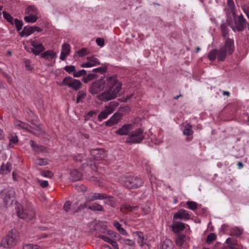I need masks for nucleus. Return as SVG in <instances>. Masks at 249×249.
<instances>
[{
  "label": "nucleus",
  "instance_id": "obj_51",
  "mask_svg": "<svg viewBox=\"0 0 249 249\" xmlns=\"http://www.w3.org/2000/svg\"><path fill=\"white\" fill-rule=\"evenodd\" d=\"M18 141V138L16 134L12 135L10 138L9 145H11L12 143H17Z\"/></svg>",
  "mask_w": 249,
  "mask_h": 249
},
{
  "label": "nucleus",
  "instance_id": "obj_30",
  "mask_svg": "<svg viewBox=\"0 0 249 249\" xmlns=\"http://www.w3.org/2000/svg\"><path fill=\"white\" fill-rule=\"evenodd\" d=\"M25 13L28 15H35L38 14V10L35 5H30L25 10Z\"/></svg>",
  "mask_w": 249,
  "mask_h": 249
},
{
  "label": "nucleus",
  "instance_id": "obj_21",
  "mask_svg": "<svg viewBox=\"0 0 249 249\" xmlns=\"http://www.w3.org/2000/svg\"><path fill=\"white\" fill-rule=\"evenodd\" d=\"M107 197V194L105 193H95L89 195L88 198L86 199L89 201H93L96 200H101Z\"/></svg>",
  "mask_w": 249,
  "mask_h": 249
},
{
  "label": "nucleus",
  "instance_id": "obj_1",
  "mask_svg": "<svg viewBox=\"0 0 249 249\" xmlns=\"http://www.w3.org/2000/svg\"><path fill=\"white\" fill-rule=\"evenodd\" d=\"M106 85L107 90L98 95V99L104 101H108L116 98L122 89V85L117 76L113 75L107 78Z\"/></svg>",
  "mask_w": 249,
  "mask_h": 249
},
{
  "label": "nucleus",
  "instance_id": "obj_8",
  "mask_svg": "<svg viewBox=\"0 0 249 249\" xmlns=\"http://www.w3.org/2000/svg\"><path fill=\"white\" fill-rule=\"evenodd\" d=\"M18 216L20 218L31 220L35 216V212L32 209H23L21 205L18 206L17 210Z\"/></svg>",
  "mask_w": 249,
  "mask_h": 249
},
{
  "label": "nucleus",
  "instance_id": "obj_41",
  "mask_svg": "<svg viewBox=\"0 0 249 249\" xmlns=\"http://www.w3.org/2000/svg\"><path fill=\"white\" fill-rule=\"evenodd\" d=\"M186 204L188 206V208L190 210L195 211L197 209V204L196 202L188 201Z\"/></svg>",
  "mask_w": 249,
  "mask_h": 249
},
{
  "label": "nucleus",
  "instance_id": "obj_48",
  "mask_svg": "<svg viewBox=\"0 0 249 249\" xmlns=\"http://www.w3.org/2000/svg\"><path fill=\"white\" fill-rule=\"evenodd\" d=\"M107 70V69L106 67H101L93 69L92 71L104 74L106 72Z\"/></svg>",
  "mask_w": 249,
  "mask_h": 249
},
{
  "label": "nucleus",
  "instance_id": "obj_4",
  "mask_svg": "<svg viewBox=\"0 0 249 249\" xmlns=\"http://www.w3.org/2000/svg\"><path fill=\"white\" fill-rule=\"evenodd\" d=\"M122 181L128 189H137L142 186L143 181L141 178L134 176H124L122 178Z\"/></svg>",
  "mask_w": 249,
  "mask_h": 249
},
{
  "label": "nucleus",
  "instance_id": "obj_62",
  "mask_svg": "<svg viewBox=\"0 0 249 249\" xmlns=\"http://www.w3.org/2000/svg\"><path fill=\"white\" fill-rule=\"evenodd\" d=\"M89 206H88L86 203H84V204H81L80 205V206L78 207L76 211H75V212H79L80 210H81L82 209H84V208H88Z\"/></svg>",
  "mask_w": 249,
  "mask_h": 249
},
{
  "label": "nucleus",
  "instance_id": "obj_7",
  "mask_svg": "<svg viewBox=\"0 0 249 249\" xmlns=\"http://www.w3.org/2000/svg\"><path fill=\"white\" fill-rule=\"evenodd\" d=\"M0 195L6 206H9L13 204L15 198L14 192L13 190L4 189L0 192Z\"/></svg>",
  "mask_w": 249,
  "mask_h": 249
},
{
  "label": "nucleus",
  "instance_id": "obj_61",
  "mask_svg": "<svg viewBox=\"0 0 249 249\" xmlns=\"http://www.w3.org/2000/svg\"><path fill=\"white\" fill-rule=\"evenodd\" d=\"M98 113V110H90L88 113L87 116L89 117H93L95 116Z\"/></svg>",
  "mask_w": 249,
  "mask_h": 249
},
{
  "label": "nucleus",
  "instance_id": "obj_58",
  "mask_svg": "<svg viewBox=\"0 0 249 249\" xmlns=\"http://www.w3.org/2000/svg\"><path fill=\"white\" fill-rule=\"evenodd\" d=\"M96 236L102 239L103 240H104V241H105V242H107V243H108L109 242H110L111 241V239L109 238L108 237H107L106 236H105V235L101 234L96 235Z\"/></svg>",
  "mask_w": 249,
  "mask_h": 249
},
{
  "label": "nucleus",
  "instance_id": "obj_2",
  "mask_svg": "<svg viewBox=\"0 0 249 249\" xmlns=\"http://www.w3.org/2000/svg\"><path fill=\"white\" fill-rule=\"evenodd\" d=\"M233 21L231 17L227 16L226 22L234 32L244 31L247 27V22L242 14L238 15L236 12L232 14Z\"/></svg>",
  "mask_w": 249,
  "mask_h": 249
},
{
  "label": "nucleus",
  "instance_id": "obj_32",
  "mask_svg": "<svg viewBox=\"0 0 249 249\" xmlns=\"http://www.w3.org/2000/svg\"><path fill=\"white\" fill-rule=\"evenodd\" d=\"M88 208L89 210L93 211H103L104 208L103 207L97 203H94L91 205H89L88 207Z\"/></svg>",
  "mask_w": 249,
  "mask_h": 249
},
{
  "label": "nucleus",
  "instance_id": "obj_35",
  "mask_svg": "<svg viewBox=\"0 0 249 249\" xmlns=\"http://www.w3.org/2000/svg\"><path fill=\"white\" fill-rule=\"evenodd\" d=\"M173 244L171 240L169 239H165L162 244L161 249H172Z\"/></svg>",
  "mask_w": 249,
  "mask_h": 249
},
{
  "label": "nucleus",
  "instance_id": "obj_20",
  "mask_svg": "<svg viewBox=\"0 0 249 249\" xmlns=\"http://www.w3.org/2000/svg\"><path fill=\"white\" fill-rule=\"evenodd\" d=\"M71 51V46L68 43H64L62 46V51L60 59L62 60H65L67 56L70 54Z\"/></svg>",
  "mask_w": 249,
  "mask_h": 249
},
{
  "label": "nucleus",
  "instance_id": "obj_3",
  "mask_svg": "<svg viewBox=\"0 0 249 249\" xmlns=\"http://www.w3.org/2000/svg\"><path fill=\"white\" fill-rule=\"evenodd\" d=\"M144 130L142 128H138L129 133L126 138L125 143L129 145L140 143L144 140Z\"/></svg>",
  "mask_w": 249,
  "mask_h": 249
},
{
  "label": "nucleus",
  "instance_id": "obj_36",
  "mask_svg": "<svg viewBox=\"0 0 249 249\" xmlns=\"http://www.w3.org/2000/svg\"><path fill=\"white\" fill-rule=\"evenodd\" d=\"M86 95L87 94L84 90H79L77 92L76 103L78 104L80 102H83V100L86 98Z\"/></svg>",
  "mask_w": 249,
  "mask_h": 249
},
{
  "label": "nucleus",
  "instance_id": "obj_18",
  "mask_svg": "<svg viewBox=\"0 0 249 249\" xmlns=\"http://www.w3.org/2000/svg\"><path fill=\"white\" fill-rule=\"evenodd\" d=\"M226 39L225 45L222 48L227 52L228 53L231 54L234 51V40L229 38Z\"/></svg>",
  "mask_w": 249,
  "mask_h": 249
},
{
  "label": "nucleus",
  "instance_id": "obj_22",
  "mask_svg": "<svg viewBox=\"0 0 249 249\" xmlns=\"http://www.w3.org/2000/svg\"><path fill=\"white\" fill-rule=\"evenodd\" d=\"M110 235L116 237V239H118V240H121L122 241V242L125 245L131 246H134L135 245L134 241L131 240L129 239H122L120 235L117 234L116 232L112 231L111 233H110Z\"/></svg>",
  "mask_w": 249,
  "mask_h": 249
},
{
  "label": "nucleus",
  "instance_id": "obj_27",
  "mask_svg": "<svg viewBox=\"0 0 249 249\" xmlns=\"http://www.w3.org/2000/svg\"><path fill=\"white\" fill-rule=\"evenodd\" d=\"M34 33L33 26H25L23 30L20 33L21 36H28Z\"/></svg>",
  "mask_w": 249,
  "mask_h": 249
},
{
  "label": "nucleus",
  "instance_id": "obj_54",
  "mask_svg": "<svg viewBox=\"0 0 249 249\" xmlns=\"http://www.w3.org/2000/svg\"><path fill=\"white\" fill-rule=\"evenodd\" d=\"M38 161V162L36 163L39 166L46 165L48 164V161L46 159H39Z\"/></svg>",
  "mask_w": 249,
  "mask_h": 249
},
{
  "label": "nucleus",
  "instance_id": "obj_64",
  "mask_svg": "<svg viewBox=\"0 0 249 249\" xmlns=\"http://www.w3.org/2000/svg\"><path fill=\"white\" fill-rule=\"evenodd\" d=\"M88 76V78H89L90 80L98 78V75L95 73H89Z\"/></svg>",
  "mask_w": 249,
  "mask_h": 249
},
{
  "label": "nucleus",
  "instance_id": "obj_25",
  "mask_svg": "<svg viewBox=\"0 0 249 249\" xmlns=\"http://www.w3.org/2000/svg\"><path fill=\"white\" fill-rule=\"evenodd\" d=\"M82 174L77 169H73L71 172V179L72 181H76L81 179Z\"/></svg>",
  "mask_w": 249,
  "mask_h": 249
},
{
  "label": "nucleus",
  "instance_id": "obj_28",
  "mask_svg": "<svg viewBox=\"0 0 249 249\" xmlns=\"http://www.w3.org/2000/svg\"><path fill=\"white\" fill-rule=\"evenodd\" d=\"M105 199V204H107L112 208H115L116 207V202L113 196L107 194V197Z\"/></svg>",
  "mask_w": 249,
  "mask_h": 249
},
{
  "label": "nucleus",
  "instance_id": "obj_33",
  "mask_svg": "<svg viewBox=\"0 0 249 249\" xmlns=\"http://www.w3.org/2000/svg\"><path fill=\"white\" fill-rule=\"evenodd\" d=\"M113 226L117 229L118 231L122 235H125L127 234L126 231L122 227V225L117 221L113 222Z\"/></svg>",
  "mask_w": 249,
  "mask_h": 249
},
{
  "label": "nucleus",
  "instance_id": "obj_24",
  "mask_svg": "<svg viewBox=\"0 0 249 249\" xmlns=\"http://www.w3.org/2000/svg\"><path fill=\"white\" fill-rule=\"evenodd\" d=\"M41 57L46 60L53 59L56 57V54L53 50H48L42 53Z\"/></svg>",
  "mask_w": 249,
  "mask_h": 249
},
{
  "label": "nucleus",
  "instance_id": "obj_43",
  "mask_svg": "<svg viewBox=\"0 0 249 249\" xmlns=\"http://www.w3.org/2000/svg\"><path fill=\"white\" fill-rule=\"evenodd\" d=\"M136 234L139 238L138 239V243L140 244L141 246H142L144 244V236L143 233L141 231H136Z\"/></svg>",
  "mask_w": 249,
  "mask_h": 249
},
{
  "label": "nucleus",
  "instance_id": "obj_15",
  "mask_svg": "<svg viewBox=\"0 0 249 249\" xmlns=\"http://www.w3.org/2000/svg\"><path fill=\"white\" fill-rule=\"evenodd\" d=\"M122 114L119 112H116L106 122V125L111 126L115 124H117L119 121L121 119Z\"/></svg>",
  "mask_w": 249,
  "mask_h": 249
},
{
  "label": "nucleus",
  "instance_id": "obj_60",
  "mask_svg": "<svg viewBox=\"0 0 249 249\" xmlns=\"http://www.w3.org/2000/svg\"><path fill=\"white\" fill-rule=\"evenodd\" d=\"M35 248L37 246L32 244H25L23 246V249H35Z\"/></svg>",
  "mask_w": 249,
  "mask_h": 249
},
{
  "label": "nucleus",
  "instance_id": "obj_6",
  "mask_svg": "<svg viewBox=\"0 0 249 249\" xmlns=\"http://www.w3.org/2000/svg\"><path fill=\"white\" fill-rule=\"evenodd\" d=\"M18 234L16 231H11L2 240V244L5 248H11L18 242Z\"/></svg>",
  "mask_w": 249,
  "mask_h": 249
},
{
  "label": "nucleus",
  "instance_id": "obj_11",
  "mask_svg": "<svg viewBox=\"0 0 249 249\" xmlns=\"http://www.w3.org/2000/svg\"><path fill=\"white\" fill-rule=\"evenodd\" d=\"M90 152L93 159L97 160L103 159L106 156V153L103 149H93Z\"/></svg>",
  "mask_w": 249,
  "mask_h": 249
},
{
  "label": "nucleus",
  "instance_id": "obj_44",
  "mask_svg": "<svg viewBox=\"0 0 249 249\" xmlns=\"http://www.w3.org/2000/svg\"><path fill=\"white\" fill-rule=\"evenodd\" d=\"M20 128L25 129L30 132L33 133V131L32 130V127L26 123L22 122Z\"/></svg>",
  "mask_w": 249,
  "mask_h": 249
},
{
  "label": "nucleus",
  "instance_id": "obj_45",
  "mask_svg": "<svg viewBox=\"0 0 249 249\" xmlns=\"http://www.w3.org/2000/svg\"><path fill=\"white\" fill-rule=\"evenodd\" d=\"M216 238V234L214 233H211L207 236L206 242L207 243H211L212 242L214 241Z\"/></svg>",
  "mask_w": 249,
  "mask_h": 249
},
{
  "label": "nucleus",
  "instance_id": "obj_56",
  "mask_svg": "<svg viewBox=\"0 0 249 249\" xmlns=\"http://www.w3.org/2000/svg\"><path fill=\"white\" fill-rule=\"evenodd\" d=\"M243 232V230L239 229L238 228L234 229L232 232V233L234 235H235L237 236H240Z\"/></svg>",
  "mask_w": 249,
  "mask_h": 249
},
{
  "label": "nucleus",
  "instance_id": "obj_55",
  "mask_svg": "<svg viewBox=\"0 0 249 249\" xmlns=\"http://www.w3.org/2000/svg\"><path fill=\"white\" fill-rule=\"evenodd\" d=\"M71 202L70 201H67L64 204L63 209L65 212H68L71 209Z\"/></svg>",
  "mask_w": 249,
  "mask_h": 249
},
{
  "label": "nucleus",
  "instance_id": "obj_5",
  "mask_svg": "<svg viewBox=\"0 0 249 249\" xmlns=\"http://www.w3.org/2000/svg\"><path fill=\"white\" fill-rule=\"evenodd\" d=\"M57 84L60 87L67 86L76 91L80 89L83 85L79 80L71 76L65 77L61 83H57Z\"/></svg>",
  "mask_w": 249,
  "mask_h": 249
},
{
  "label": "nucleus",
  "instance_id": "obj_47",
  "mask_svg": "<svg viewBox=\"0 0 249 249\" xmlns=\"http://www.w3.org/2000/svg\"><path fill=\"white\" fill-rule=\"evenodd\" d=\"M87 74V71L85 70H81L78 71H75L74 73H73V76L74 77H79L82 75H86Z\"/></svg>",
  "mask_w": 249,
  "mask_h": 249
},
{
  "label": "nucleus",
  "instance_id": "obj_12",
  "mask_svg": "<svg viewBox=\"0 0 249 249\" xmlns=\"http://www.w3.org/2000/svg\"><path fill=\"white\" fill-rule=\"evenodd\" d=\"M174 219H179L181 220H188L190 219V214L186 210L181 209L175 213L173 216Z\"/></svg>",
  "mask_w": 249,
  "mask_h": 249
},
{
  "label": "nucleus",
  "instance_id": "obj_39",
  "mask_svg": "<svg viewBox=\"0 0 249 249\" xmlns=\"http://www.w3.org/2000/svg\"><path fill=\"white\" fill-rule=\"evenodd\" d=\"M2 14L3 18L8 22L13 25V18L12 17V16L8 12L4 11H2Z\"/></svg>",
  "mask_w": 249,
  "mask_h": 249
},
{
  "label": "nucleus",
  "instance_id": "obj_34",
  "mask_svg": "<svg viewBox=\"0 0 249 249\" xmlns=\"http://www.w3.org/2000/svg\"><path fill=\"white\" fill-rule=\"evenodd\" d=\"M227 53H228V52L224 49L222 48H220L217 53L218 60L223 61L226 58Z\"/></svg>",
  "mask_w": 249,
  "mask_h": 249
},
{
  "label": "nucleus",
  "instance_id": "obj_10",
  "mask_svg": "<svg viewBox=\"0 0 249 249\" xmlns=\"http://www.w3.org/2000/svg\"><path fill=\"white\" fill-rule=\"evenodd\" d=\"M133 124H126L115 131V133L120 136H126L129 134L130 131L132 130Z\"/></svg>",
  "mask_w": 249,
  "mask_h": 249
},
{
  "label": "nucleus",
  "instance_id": "obj_52",
  "mask_svg": "<svg viewBox=\"0 0 249 249\" xmlns=\"http://www.w3.org/2000/svg\"><path fill=\"white\" fill-rule=\"evenodd\" d=\"M41 175L48 178H52L53 176V173L50 171H44L41 173Z\"/></svg>",
  "mask_w": 249,
  "mask_h": 249
},
{
  "label": "nucleus",
  "instance_id": "obj_29",
  "mask_svg": "<svg viewBox=\"0 0 249 249\" xmlns=\"http://www.w3.org/2000/svg\"><path fill=\"white\" fill-rule=\"evenodd\" d=\"M227 24V23H223L220 26L221 34L224 38H228L229 36L230 30L228 27Z\"/></svg>",
  "mask_w": 249,
  "mask_h": 249
},
{
  "label": "nucleus",
  "instance_id": "obj_49",
  "mask_svg": "<svg viewBox=\"0 0 249 249\" xmlns=\"http://www.w3.org/2000/svg\"><path fill=\"white\" fill-rule=\"evenodd\" d=\"M88 53V49L85 48H83L81 50H78L77 52V53L78 55L80 57H83L86 54H87Z\"/></svg>",
  "mask_w": 249,
  "mask_h": 249
},
{
  "label": "nucleus",
  "instance_id": "obj_63",
  "mask_svg": "<svg viewBox=\"0 0 249 249\" xmlns=\"http://www.w3.org/2000/svg\"><path fill=\"white\" fill-rule=\"evenodd\" d=\"M40 186L43 188L47 187L49 185L48 182L47 180L40 181Z\"/></svg>",
  "mask_w": 249,
  "mask_h": 249
},
{
  "label": "nucleus",
  "instance_id": "obj_38",
  "mask_svg": "<svg viewBox=\"0 0 249 249\" xmlns=\"http://www.w3.org/2000/svg\"><path fill=\"white\" fill-rule=\"evenodd\" d=\"M193 133V130H192V127L191 125L189 124H186L185 125V128L183 130V134L185 135H191Z\"/></svg>",
  "mask_w": 249,
  "mask_h": 249
},
{
  "label": "nucleus",
  "instance_id": "obj_19",
  "mask_svg": "<svg viewBox=\"0 0 249 249\" xmlns=\"http://www.w3.org/2000/svg\"><path fill=\"white\" fill-rule=\"evenodd\" d=\"M30 143L33 150L34 152L38 153L47 152V149L46 147L43 145L37 144L35 141L32 140L30 141Z\"/></svg>",
  "mask_w": 249,
  "mask_h": 249
},
{
  "label": "nucleus",
  "instance_id": "obj_42",
  "mask_svg": "<svg viewBox=\"0 0 249 249\" xmlns=\"http://www.w3.org/2000/svg\"><path fill=\"white\" fill-rule=\"evenodd\" d=\"M227 5L229 6L232 14L236 13L235 5L233 0H227Z\"/></svg>",
  "mask_w": 249,
  "mask_h": 249
},
{
  "label": "nucleus",
  "instance_id": "obj_50",
  "mask_svg": "<svg viewBox=\"0 0 249 249\" xmlns=\"http://www.w3.org/2000/svg\"><path fill=\"white\" fill-rule=\"evenodd\" d=\"M64 70L69 73L73 72V73H74V72L76 71L75 68L74 66L70 65V66H66L64 67Z\"/></svg>",
  "mask_w": 249,
  "mask_h": 249
},
{
  "label": "nucleus",
  "instance_id": "obj_37",
  "mask_svg": "<svg viewBox=\"0 0 249 249\" xmlns=\"http://www.w3.org/2000/svg\"><path fill=\"white\" fill-rule=\"evenodd\" d=\"M137 208V206H131L128 203H124L122 204L120 206V210L123 211L124 209L128 210L129 211H133Z\"/></svg>",
  "mask_w": 249,
  "mask_h": 249
},
{
  "label": "nucleus",
  "instance_id": "obj_9",
  "mask_svg": "<svg viewBox=\"0 0 249 249\" xmlns=\"http://www.w3.org/2000/svg\"><path fill=\"white\" fill-rule=\"evenodd\" d=\"M105 82L103 79H99L92 83L89 87V92L92 94L100 93L105 87Z\"/></svg>",
  "mask_w": 249,
  "mask_h": 249
},
{
  "label": "nucleus",
  "instance_id": "obj_16",
  "mask_svg": "<svg viewBox=\"0 0 249 249\" xmlns=\"http://www.w3.org/2000/svg\"><path fill=\"white\" fill-rule=\"evenodd\" d=\"M114 111L113 107L111 106H106L105 110L100 112L98 116L99 121H102L103 120L106 119L108 115L112 113Z\"/></svg>",
  "mask_w": 249,
  "mask_h": 249
},
{
  "label": "nucleus",
  "instance_id": "obj_26",
  "mask_svg": "<svg viewBox=\"0 0 249 249\" xmlns=\"http://www.w3.org/2000/svg\"><path fill=\"white\" fill-rule=\"evenodd\" d=\"M11 164L7 162L6 164L2 163L0 167V174H7L11 170Z\"/></svg>",
  "mask_w": 249,
  "mask_h": 249
},
{
  "label": "nucleus",
  "instance_id": "obj_46",
  "mask_svg": "<svg viewBox=\"0 0 249 249\" xmlns=\"http://www.w3.org/2000/svg\"><path fill=\"white\" fill-rule=\"evenodd\" d=\"M18 31H19L22 29L23 23L21 20H18L17 18L15 19L14 23Z\"/></svg>",
  "mask_w": 249,
  "mask_h": 249
},
{
  "label": "nucleus",
  "instance_id": "obj_57",
  "mask_svg": "<svg viewBox=\"0 0 249 249\" xmlns=\"http://www.w3.org/2000/svg\"><path fill=\"white\" fill-rule=\"evenodd\" d=\"M85 157V155L84 154H79L74 157V160L76 161L82 162L83 159Z\"/></svg>",
  "mask_w": 249,
  "mask_h": 249
},
{
  "label": "nucleus",
  "instance_id": "obj_31",
  "mask_svg": "<svg viewBox=\"0 0 249 249\" xmlns=\"http://www.w3.org/2000/svg\"><path fill=\"white\" fill-rule=\"evenodd\" d=\"M38 18V16L35 15H28V16L24 17V20L27 23H35Z\"/></svg>",
  "mask_w": 249,
  "mask_h": 249
},
{
  "label": "nucleus",
  "instance_id": "obj_17",
  "mask_svg": "<svg viewBox=\"0 0 249 249\" xmlns=\"http://www.w3.org/2000/svg\"><path fill=\"white\" fill-rule=\"evenodd\" d=\"M188 240H189V237L186 236L185 234H179L178 235L176 242L177 245L184 248L186 246H187L186 243Z\"/></svg>",
  "mask_w": 249,
  "mask_h": 249
},
{
  "label": "nucleus",
  "instance_id": "obj_53",
  "mask_svg": "<svg viewBox=\"0 0 249 249\" xmlns=\"http://www.w3.org/2000/svg\"><path fill=\"white\" fill-rule=\"evenodd\" d=\"M75 188L78 192H85L87 191V187L83 185H76Z\"/></svg>",
  "mask_w": 249,
  "mask_h": 249
},
{
  "label": "nucleus",
  "instance_id": "obj_13",
  "mask_svg": "<svg viewBox=\"0 0 249 249\" xmlns=\"http://www.w3.org/2000/svg\"><path fill=\"white\" fill-rule=\"evenodd\" d=\"M31 44L33 47L32 49V52L36 55H38L45 50V48L42 44L38 43L37 40H31Z\"/></svg>",
  "mask_w": 249,
  "mask_h": 249
},
{
  "label": "nucleus",
  "instance_id": "obj_14",
  "mask_svg": "<svg viewBox=\"0 0 249 249\" xmlns=\"http://www.w3.org/2000/svg\"><path fill=\"white\" fill-rule=\"evenodd\" d=\"M87 59L88 62L83 63L81 65V67L82 68H89L92 67L97 65L100 64L99 60L94 56H89L87 57Z\"/></svg>",
  "mask_w": 249,
  "mask_h": 249
},
{
  "label": "nucleus",
  "instance_id": "obj_59",
  "mask_svg": "<svg viewBox=\"0 0 249 249\" xmlns=\"http://www.w3.org/2000/svg\"><path fill=\"white\" fill-rule=\"evenodd\" d=\"M96 42L98 46L101 47H103L105 44L104 39L102 38H97L96 39Z\"/></svg>",
  "mask_w": 249,
  "mask_h": 249
},
{
  "label": "nucleus",
  "instance_id": "obj_40",
  "mask_svg": "<svg viewBox=\"0 0 249 249\" xmlns=\"http://www.w3.org/2000/svg\"><path fill=\"white\" fill-rule=\"evenodd\" d=\"M217 53L216 49L212 50L208 53V57L210 60L213 61L216 59Z\"/></svg>",
  "mask_w": 249,
  "mask_h": 249
},
{
  "label": "nucleus",
  "instance_id": "obj_23",
  "mask_svg": "<svg viewBox=\"0 0 249 249\" xmlns=\"http://www.w3.org/2000/svg\"><path fill=\"white\" fill-rule=\"evenodd\" d=\"M172 228L175 232H178L185 229V224L180 222L174 221Z\"/></svg>",
  "mask_w": 249,
  "mask_h": 249
}]
</instances>
